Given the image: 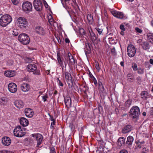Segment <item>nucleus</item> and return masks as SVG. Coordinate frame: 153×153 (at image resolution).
Here are the masks:
<instances>
[{"mask_svg":"<svg viewBox=\"0 0 153 153\" xmlns=\"http://www.w3.org/2000/svg\"><path fill=\"white\" fill-rule=\"evenodd\" d=\"M12 20V18L9 15H3L0 18V25L3 27H5L9 24Z\"/></svg>","mask_w":153,"mask_h":153,"instance_id":"f257e3e1","label":"nucleus"},{"mask_svg":"<svg viewBox=\"0 0 153 153\" xmlns=\"http://www.w3.org/2000/svg\"><path fill=\"white\" fill-rule=\"evenodd\" d=\"M129 113L130 116L132 118L137 119L140 114V108L137 106H133L131 108Z\"/></svg>","mask_w":153,"mask_h":153,"instance_id":"f03ea898","label":"nucleus"},{"mask_svg":"<svg viewBox=\"0 0 153 153\" xmlns=\"http://www.w3.org/2000/svg\"><path fill=\"white\" fill-rule=\"evenodd\" d=\"M18 39L22 44L24 45L28 44L30 42V38L27 34L23 33L20 34Z\"/></svg>","mask_w":153,"mask_h":153,"instance_id":"7ed1b4c3","label":"nucleus"},{"mask_svg":"<svg viewBox=\"0 0 153 153\" xmlns=\"http://www.w3.org/2000/svg\"><path fill=\"white\" fill-rule=\"evenodd\" d=\"M31 136L33 137V139L35 143H37L36 146L38 147L42 143L43 137L39 133L33 134L31 135Z\"/></svg>","mask_w":153,"mask_h":153,"instance_id":"20e7f679","label":"nucleus"},{"mask_svg":"<svg viewBox=\"0 0 153 153\" xmlns=\"http://www.w3.org/2000/svg\"><path fill=\"white\" fill-rule=\"evenodd\" d=\"M17 21L18 25L21 28L26 27V26L28 25V22L27 20L24 17H19L18 18Z\"/></svg>","mask_w":153,"mask_h":153,"instance_id":"39448f33","label":"nucleus"},{"mask_svg":"<svg viewBox=\"0 0 153 153\" xmlns=\"http://www.w3.org/2000/svg\"><path fill=\"white\" fill-rule=\"evenodd\" d=\"M14 135L17 137H22L25 134V133L22 129L21 126H17L14 129Z\"/></svg>","mask_w":153,"mask_h":153,"instance_id":"423d86ee","label":"nucleus"},{"mask_svg":"<svg viewBox=\"0 0 153 153\" xmlns=\"http://www.w3.org/2000/svg\"><path fill=\"white\" fill-rule=\"evenodd\" d=\"M27 70L30 72H33V74L35 75H39L40 71L38 70H37V67L34 64H30L27 66Z\"/></svg>","mask_w":153,"mask_h":153,"instance_id":"0eeeda50","label":"nucleus"},{"mask_svg":"<svg viewBox=\"0 0 153 153\" xmlns=\"http://www.w3.org/2000/svg\"><path fill=\"white\" fill-rule=\"evenodd\" d=\"M136 51L135 48L133 45H129L128 46L127 52L129 56L131 57L134 56L136 53Z\"/></svg>","mask_w":153,"mask_h":153,"instance_id":"6e6552de","label":"nucleus"},{"mask_svg":"<svg viewBox=\"0 0 153 153\" xmlns=\"http://www.w3.org/2000/svg\"><path fill=\"white\" fill-rule=\"evenodd\" d=\"M22 7L23 11L30 12L32 10V5L30 2L27 1L23 3L22 4Z\"/></svg>","mask_w":153,"mask_h":153,"instance_id":"1a4fd4ad","label":"nucleus"},{"mask_svg":"<svg viewBox=\"0 0 153 153\" xmlns=\"http://www.w3.org/2000/svg\"><path fill=\"white\" fill-rule=\"evenodd\" d=\"M33 4L35 9L38 11H40L42 8V4L40 0H34Z\"/></svg>","mask_w":153,"mask_h":153,"instance_id":"9d476101","label":"nucleus"},{"mask_svg":"<svg viewBox=\"0 0 153 153\" xmlns=\"http://www.w3.org/2000/svg\"><path fill=\"white\" fill-rule=\"evenodd\" d=\"M9 91L12 93H15L17 90V86L16 84L13 82L9 83L8 85Z\"/></svg>","mask_w":153,"mask_h":153,"instance_id":"9b49d317","label":"nucleus"},{"mask_svg":"<svg viewBox=\"0 0 153 153\" xmlns=\"http://www.w3.org/2000/svg\"><path fill=\"white\" fill-rule=\"evenodd\" d=\"M35 31L36 33L40 35H44L45 34V30L40 26L36 27L35 29Z\"/></svg>","mask_w":153,"mask_h":153,"instance_id":"f8f14e48","label":"nucleus"},{"mask_svg":"<svg viewBox=\"0 0 153 153\" xmlns=\"http://www.w3.org/2000/svg\"><path fill=\"white\" fill-rule=\"evenodd\" d=\"M111 14L115 17L119 19H122L124 17L123 13L116 10L111 11Z\"/></svg>","mask_w":153,"mask_h":153,"instance_id":"ddd939ff","label":"nucleus"},{"mask_svg":"<svg viewBox=\"0 0 153 153\" xmlns=\"http://www.w3.org/2000/svg\"><path fill=\"white\" fill-rule=\"evenodd\" d=\"M88 30L89 33H88V35L90 39L93 42H95V41L97 39V38L95 34L92 31L91 29H89Z\"/></svg>","mask_w":153,"mask_h":153,"instance_id":"4468645a","label":"nucleus"},{"mask_svg":"<svg viewBox=\"0 0 153 153\" xmlns=\"http://www.w3.org/2000/svg\"><path fill=\"white\" fill-rule=\"evenodd\" d=\"M24 113L25 116L29 118L32 117L34 114L33 110L30 108H26L25 109Z\"/></svg>","mask_w":153,"mask_h":153,"instance_id":"2eb2a0df","label":"nucleus"},{"mask_svg":"<svg viewBox=\"0 0 153 153\" xmlns=\"http://www.w3.org/2000/svg\"><path fill=\"white\" fill-rule=\"evenodd\" d=\"M68 57L65 58V60L68 59L69 63H68V64L69 65H74L75 64V60L73 56L71 53H68Z\"/></svg>","mask_w":153,"mask_h":153,"instance_id":"dca6fc26","label":"nucleus"},{"mask_svg":"<svg viewBox=\"0 0 153 153\" xmlns=\"http://www.w3.org/2000/svg\"><path fill=\"white\" fill-rule=\"evenodd\" d=\"M20 88L23 91L27 92L30 90V86L27 83H23L21 85Z\"/></svg>","mask_w":153,"mask_h":153,"instance_id":"f3484780","label":"nucleus"},{"mask_svg":"<svg viewBox=\"0 0 153 153\" xmlns=\"http://www.w3.org/2000/svg\"><path fill=\"white\" fill-rule=\"evenodd\" d=\"M141 98L144 100H147L148 98H151V95L146 91H143L140 94Z\"/></svg>","mask_w":153,"mask_h":153,"instance_id":"a211bd4d","label":"nucleus"},{"mask_svg":"<svg viewBox=\"0 0 153 153\" xmlns=\"http://www.w3.org/2000/svg\"><path fill=\"white\" fill-rule=\"evenodd\" d=\"M11 140L8 137H3L2 139V142L3 145L6 146L9 145L11 143Z\"/></svg>","mask_w":153,"mask_h":153,"instance_id":"6ab92c4d","label":"nucleus"},{"mask_svg":"<svg viewBox=\"0 0 153 153\" xmlns=\"http://www.w3.org/2000/svg\"><path fill=\"white\" fill-rule=\"evenodd\" d=\"M14 103L15 106L18 108H22L24 106V103L21 100H16L14 102Z\"/></svg>","mask_w":153,"mask_h":153,"instance_id":"aec40b11","label":"nucleus"},{"mask_svg":"<svg viewBox=\"0 0 153 153\" xmlns=\"http://www.w3.org/2000/svg\"><path fill=\"white\" fill-rule=\"evenodd\" d=\"M125 139L123 137H120L117 140V145L118 146H124L125 143Z\"/></svg>","mask_w":153,"mask_h":153,"instance_id":"412c9836","label":"nucleus"},{"mask_svg":"<svg viewBox=\"0 0 153 153\" xmlns=\"http://www.w3.org/2000/svg\"><path fill=\"white\" fill-rule=\"evenodd\" d=\"M64 101L65 105L68 108H69L71 106V100L70 97H66L65 98Z\"/></svg>","mask_w":153,"mask_h":153,"instance_id":"4be33fe9","label":"nucleus"},{"mask_svg":"<svg viewBox=\"0 0 153 153\" xmlns=\"http://www.w3.org/2000/svg\"><path fill=\"white\" fill-rule=\"evenodd\" d=\"M16 73L15 71H6L4 73V75L8 77H12L16 75Z\"/></svg>","mask_w":153,"mask_h":153,"instance_id":"5701e85b","label":"nucleus"},{"mask_svg":"<svg viewBox=\"0 0 153 153\" xmlns=\"http://www.w3.org/2000/svg\"><path fill=\"white\" fill-rule=\"evenodd\" d=\"M20 123L22 125L24 126H27L28 124V121L25 118L22 117L20 119Z\"/></svg>","mask_w":153,"mask_h":153,"instance_id":"b1692460","label":"nucleus"},{"mask_svg":"<svg viewBox=\"0 0 153 153\" xmlns=\"http://www.w3.org/2000/svg\"><path fill=\"white\" fill-rule=\"evenodd\" d=\"M140 45L143 49L144 50L146 51L149 50L150 48L149 44L147 42H142L140 43Z\"/></svg>","mask_w":153,"mask_h":153,"instance_id":"393cba45","label":"nucleus"},{"mask_svg":"<svg viewBox=\"0 0 153 153\" xmlns=\"http://www.w3.org/2000/svg\"><path fill=\"white\" fill-rule=\"evenodd\" d=\"M133 141V137L132 136H129L127 138V141L126 142V144L127 146H131L132 145Z\"/></svg>","mask_w":153,"mask_h":153,"instance_id":"a878e982","label":"nucleus"},{"mask_svg":"<svg viewBox=\"0 0 153 153\" xmlns=\"http://www.w3.org/2000/svg\"><path fill=\"white\" fill-rule=\"evenodd\" d=\"M135 143L136 145L135 147V149H138L142 148V145L144 144L145 142L143 140L140 141L139 140H137L135 141Z\"/></svg>","mask_w":153,"mask_h":153,"instance_id":"bb28decb","label":"nucleus"},{"mask_svg":"<svg viewBox=\"0 0 153 153\" xmlns=\"http://www.w3.org/2000/svg\"><path fill=\"white\" fill-rule=\"evenodd\" d=\"M131 126L129 125H126L123 129V132L125 134L130 132L131 130Z\"/></svg>","mask_w":153,"mask_h":153,"instance_id":"cd10ccee","label":"nucleus"},{"mask_svg":"<svg viewBox=\"0 0 153 153\" xmlns=\"http://www.w3.org/2000/svg\"><path fill=\"white\" fill-rule=\"evenodd\" d=\"M57 60L60 66L62 68V69H63L64 67L63 62L60 58V54L59 53H57Z\"/></svg>","mask_w":153,"mask_h":153,"instance_id":"c85d7f7f","label":"nucleus"},{"mask_svg":"<svg viewBox=\"0 0 153 153\" xmlns=\"http://www.w3.org/2000/svg\"><path fill=\"white\" fill-rule=\"evenodd\" d=\"M65 77L67 82H72V78L71 74L67 72L65 73Z\"/></svg>","mask_w":153,"mask_h":153,"instance_id":"c756f323","label":"nucleus"},{"mask_svg":"<svg viewBox=\"0 0 153 153\" xmlns=\"http://www.w3.org/2000/svg\"><path fill=\"white\" fill-rule=\"evenodd\" d=\"M148 39L149 40L150 42L153 41V33H148L147 35Z\"/></svg>","mask_w":153,"mask_h":153,"instance_id":"7c9ffc66","label":"nucleus"},{"mask_svg":"<svg viewBox=\"0 0 153 153\" xmlns=\"http://www.w3.org/2000/svg\"><path fill=\"white\" fill-rule=\"evenodd\" d=\"M149 149L146 147H142L140 153H149Z\"/></svg>","mask_w":153,"mask_h":153,"instance_id":"2f4dec72","label":"nucleus"},{"mask_svg":"<svg viewBox=\"0 0 153 153\" xmlns=\"http://www.w3.org/2000/svg\"><path fill=\"white\" fill-rule=\"evenodd\" d=\"M87 19L89 23H92L93 21V16L90 14H88L87 16Z\"/></svg>","mask_w":153,"mask_h":153,"instance_id":"473e14b6","label":"nucleus"},{"mask_svg":"<svg viewBox=\"0 0 153 153\" xmlns=\"http://www.w3.org/2000/svg\"><path fill=\"white\" fill-rule=\"evenodd\" d=\"M128 79L130 82H132L134 79V76L131 74H128L127 75Z\"/></svg>","mask_w":153,"mask_h":153,"instance_id":"72a5a7b5","label":"nucleus"},{"mask_svg":"<svg viewBox=\"0 0 153 153\" xmlns=\"http://www.w3.org/2000/svg\"><path fill=\"white\" fill-rule=\"evenodd\" d=\"M137 71V73L140 74H143L144 72V69L143 68L139 67Z\"/></svg>","mask_w":153,"mask_h":153,"instance_id":"f704fd0d","label":"nucleus"},{"mask_svg":"<svg viewBox=\"0 0 153 153\" xmlns=\"http://www.w3.org/2000/svg\"><path fill=\"white\" fill-rule=\"evenodd\" d=\"M48 18L49 22L51 25H52L53 23H56V22H53V19L52 18V17L50 15L49 16H48Z\"/></svg>","mask_w":153,"mask_h":153,"instance_id":"c9c22d12","label":"nucleus"},{"mask_svg":"<svg viewBox=\"0 0 153 153\" xmlns=\"http://www.w3.org/2000/svg\"><path fill=\"white\" fill-rule=\"evenodd\" d=\"M132 101L131 100L129 99L125 103V105L127 107H129L131 105Z\"/></svg>","mask_w":153,"mask_h":153,"instance_id":"e433bc0d","label":"nucleus"},{"mask_svg":"<svg viewBox=\"0 0 153 153\" xmlns=\"http://www.w3.org/2000/svg\"><path fill=\"white\" fill-rule=\"evenodd\" d=\"M95 29L98 32V33L100 35H103L102 31L103 30L102 29H100L99 27H96Z\"/></svg>","mask_w":153,"mask_h":153,"instance_id":"4c0bfd02","label":"nucleus"},{"mask_svg":"<svg viewBox=\"0 0 153 153\" xmlns=\"http://www.w3.org/2000/svg\"><path fill=\"white\" fill-rule=\"evenodd\" d=\"M132 68L133 70L134 71H137L138 69L137 64L135 63H132Z\"/></svg>","mask_w":153,"mask_h":153,"instance_id":"58836bf2","label":"nucleus"},{"mask_svg":"<svg viewBox=\"0 0 153 153\" xmlns=\"http://www.w3.org/2000/svg\"><path fill=\"white\" fill-rule=\"evenodd\" d=\"M42 100L44 102L47 101V99L48 98V96L47 94H45L42 97Z\"/></svg>","mask_w":153,"mask_h":153,"instance_id":"ea45409f","label":"nucleus"},{"mask_svg":"<svg viewBox=\"0 0 153 153\" xmlns=\"http://www.w3.org/2000/svg\"><path fill=\"white\" fill-rule=\"evenodd\" d=\"M11 1L13 4L17 5L19 2V0H11Z\"/></svg>","mask_w":153,"mask_h":153,"instance_id":"a19ab883","label":"nucleus"},{"mask_svg":"<svg viewBox=\"0 0 153 153\" xmlns=\"http://www.w3.org/2000/svg\"><path fill=\"white\" fill-rule=\"evenodd\" d=\"M95 65V67L96 69L98 71H100V68L99 66V63L98 62H96Z\"/></svg>","mask_w":153,"mask_h":153,"instance_id":"79ce46f5","label":"nucleus"},{"mask_svg":"<svg viewBox=\"0 0 153 153\" xmlns=\"http://www.w3.org/2000/svg\"><path fill=\"white\" fill-rule=\"evenodd\" d=\"M0 102L3 104H5L6 103L5 98L3 97L0 99Z\"/></svg>","mask_w":153,"mask_h":153,"instance_id":"37998d69","label":"nucleus"},{"mask_svg":"<svg viewBox=\"0 0 153 153\" xmlns=\"http://www.w3.org/2000/svg\"><path fill=\"white\" fill-rule=\"evenodd\" d=\"M12 34L15 36H17L18 34V33L17 30H13L12 31Z\"/></svg>","mask_w":153,"mask_h":153,"instance_id":"c03bdc74","label":"nucleus"},{"mask_svg":"<svg viewBox=\"0 0 153 153\" xmlns=\"http://www.w3.org/2000/svg\"><path fill=\"white\" fill-rule=\"evenodd\" d=\"M50 153H56L55 149L54 147H52L51 148Z\"/></svg>","mask_w":153,"mask_h":153,"instance_id":"a18cd8bd","label":"nucleus"},{"mask_svg":"<svg viewBox=\"0 0 153 153\" xmlns=\"http://www.w3.org/2000/svg\"><path fill=\"white\" fill-rule=\"evenodd\" d=\"M135 30L137 32L139 33H141L142 32V30L138 27H136Z\"/></svg>","mask_w":153,"mask_h":153,"instance_id":"49530a36","label":"nucleus"},{"mask_svg":"<svg viewBox=\"0 0 153 153\" xmlns=\"http://www.w3.org/2000/svg\"><path fill=\"white\" fill-rule=\"evenodd\" d=\"M98 84H99V86L102 87V91H104V87L102 85V82L100 81L99 82Z\"/></svg>","mask_w":153,"mask_h":153,"instance_id":"de8ad7c7","label":"nucleus"},{"mask_svg":"<svg viewBox=\"0 0 153 153\" xmlns=\"http://www.w3.org/2000/svg\"><path fill=\"white\" fill-rule=\"evenodd\" d=\"M80 33L82 35H84L85 34L84 30L83 29H80L79 30Z\"/></svg>","mask_w":153,"mask_h":153,"instance_id":"09e8293b","label":"nucleus"},{"mask_svg":"<svg viewBox=\"0 0 153 153\" xmlns=\"http://www.w3.org/2000/svg\"><path fill=\"white\" fill-rule=\"evenodd\" d=\"M57 82L59 85L61 86H63V85L61 81L59 79V78L57 79Z\"/></svg>","mask_w":153,"mask_h":153,"instance_id":"8fccbe9b","label":"nucleus"},{"mask_svg":"<svg viewBox=\"0 0 153 153\" xmlns=\"http://www.w3.org/2000/svg\"><path fill=\"white\" fill-rule=\"evenodd\" d=\"M120 28L123 31L125 30V28L124 27V26L123 25H120Z\"/></svg>","mask_w":153,"mask_h":153,"instance_id":"3c124183","label":"nucleus"},{"mask_svg":"<svg viewBox=\"0 0 153 153\" xmlns=\"http://www.w3.org/2000/svg\"><path fill=\"white\" fill-rule=\"evenodd\" d=\"M119 153H128V152L126 150L123 149Z\"/></svg>","mask_w":153,"mask_h":153,"instance_id":"603ef678","label":"nucleus"},{"mask_svg":"<svg viewBox=\"0 0 153 153\" xmlns=\"http://www.w3.org/2000/svg\"><path fill=\"white\" fill-rule=\"evenodd\" d=\"M65 42L66 43H69L70 42L69 39L68 38H66L65 40Z\"/></svg>","mask_w":153,"mask_h":153,"instance_id":"864d4df0","label":"nucleus"},{"mask_svg":"<svg viewBox=\"0 0 153 153\" xmlns=\"http://www.w3.org/2000/svg\"><path fill=\"white\" fill-rule=\"evenodd\" d=\"M55 125V122H52L51 123V128H53V125Z\"/></svg>","mask_w":153,"mask_h":153,"instance_id":"5fc2aeb1","label":"nucleus"},{"mask_svg":"<svg viewBox=\"0 0 153 153\" xmlns=\"http://www.w3.org/2000/svg\"><path fill=\"white\" fill-rule=\"evenodd\" d=\"M150 112L151 114H153V107L151 108Z\"/></svg>","mask_w":153,"mask_h":153,"instance_id":"6e6d98bb","label":"nucleus"},{"mask_svg":"<svg viewBox=\"0 0 153 153\" xmlns=\"http://www.w3.org/2000/svg\"><path fill=\"white\" fill-rule=\"evenodd\" d=\"M50 120L52 122H55V120L53 118V117H51Z\"/></svg>","mask_w":153,"mask_h":153,"instance_id":"4d7b16f0","label":"nucleus"},{"mask_svg":"<svg viewBox=\"0 0 153 153\" xmlns=\"http://www.w3.org/2000/svg\"><path fill=\"white\" fill-rule=\"evenodd\" d=\"M149 62L152 65H153V59H150L149 60Z\"/></svg>","mask_w":153,"mask_h":153,"instance_id":"13d9d810","label":"nucleus"},{"mask_svg":"<svg viewBox=\"0 0 153 153\" xmlns=\"http://www.w3.org/2000/svg\"><path fill=\"white\" fill-rule=\"evenodd\" d=\"M86 46H88V48H87V50H89L90 49V48L89 46V44L88 43L86 44Z\"/></svg>","mask_w":153,"mask_h":153,"instance_id":"bf43d9fd","label":"nucleus"},{"mask_svg":"<svg viewBox=\"0 0 153 153\" xmlns=\"http://www.w3.org/2000/svg\"><path fill=\"white\" fill-rule=\"evenodd\" d=\"M61 2L63 5V6L65 8H67V6H66V5H64V4L63 3V1L62 0H61Z\"/></svg>","mask_w":153,"mask_h":153,"instance_id":"052dcab7","label":"nucleus"},{"mask_svg":"<svg viewBox=\"0 0 153 153\" xmlns=\"http://www.w3.org/2000/svg\"><path fill=\"white\" fill-rule=\"evenodd\" d=\"M120 65L123 67L124 66L123 62V61L121 62L120 63Z\"/></svg>","mask_w":153,"mask_h":153,"instance_id":"680f3d73","label":"nucleus"},{"mask_svg":"<svg viewBox=\"0 0 153 153\" xmlns=\"http://www.w3.org/2000/svg\"><path fill=\"white\" fill-rule=\"evenodd\" d=\"M95 80H94V83L95 85H97V80L95 79H94Z\"/></svg>","mask_w":153,"mask_h":153,"instance_id":"e2e57ef3","label":"nucleus"},{"mask_svg":"<svg viewBox=\"0 0 153 153\" xmlns=\"http://www.w3.org/2000/svg\"><path fill=\"white\" fill-rule=\"evenodd\" d=\"M70 1V0H64L66 4H67V3H69L68 1Z\"/></svg>","mask_w":153,"mask_h":153,"instance_id":"0e129e2a","label":"nucleus"},{"mask_svg":"<svg viewBox=\"0 0 153 153\" xmlns=\"http://www.w3.org/2000/svg\"><path fill=\"white\" fill-rule=\"evenodd\" d=\"M137 43H141V42H142V39H139V40H137Z\"/></svg>","mask_w":153,"mask_h":153,"instance_id":"69168bd1","label":"nucleus"},{"mask_svg":"<svg viewBox=\"0 0 153 153\" xmlns=\"http://www.w3.org/2000/svg\"><path fill=\"white\" fill-rule=\"evenodd\" d=\"M137 81L140 80V76H138L136 79Z\"/></svg>","mask_w":153,"mask_h":153,"instance_id":"338daca9","label":"nucleus"},{"mask_svg":"<svg viewBox=\"0 0 153 153\" xmlns=\"http://www.w3.org/2000/svg\"><path fill=\"white\" fill-rule=\"evenodd\" d=\"M150 24L153 27V20L151 22Z\"/></svg>","mask_w":153,"mask_h":153,"instance_id":"774afa93","label":"nucleus"}]
</instances>
